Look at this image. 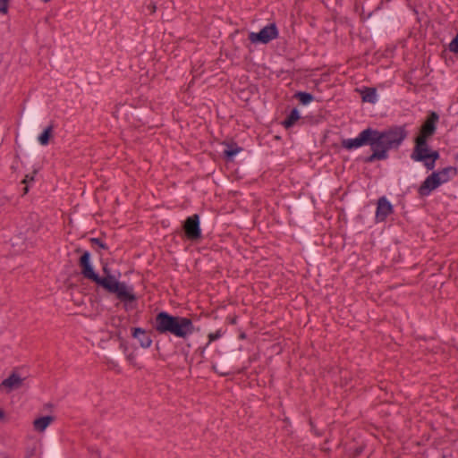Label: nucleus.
Masks as SVG:
<instances>
[{"label": "nucleus", "mask_w": 458, "mask_h": 458, "mask_svg": "<svg viewBox=\"0 0 458 458\" xmlns=\"http://www.w3.org/2000/svg\"><path fill=\"white\" fill-rule=\"evenodd\" d=\"M90 254L89 251H84L80 258L79 265L81 267V275L101 286L109 293H114L116 298L126 306L136 300V295L133 287L128 285L124 282H119L114 276H113L107 267H103L104 276H99L93 269L90 264Z\"/></svg>", "instance_id": "1"}, {"label": "nucleus", "mask_w": 458, "mask_h": 458, "mask_svg": "<svg viewBox=\"0 0 458 458\" xmlns=\"http://www.w3.org/2000/svg\"><path fill=\"white\" fill-rule=\"evenodd\" d=\"M374 132L376 134L373 135L371 143L372 154L365 158L367 163L386 159L387 151L399 148L408 135L405 125L393 126L382 131L374 130Z\"/></svg>", "instance_id": "2"}, {"label": "nucleus", "mask_w": 458, "mask_h": 458, "mask_svg": "<svg viewBox=\"0 0 458 458\" xmlns=\"http://www.w3.org/2000/svg\"><path fill=\"white\" fill-rule=\"evenodd\" d=\"M154 328L159 334H171L178 338L186 339L196 330L191 318L181 316H172L162 311L156 316Z\"/></svg>", "instance_id": "3"}, {"label": "nucleus", "mask_w": 458, "mask_h": 458, "mask_svg": "<svg viewBox=\"0 0 458 458\" xmlns=\"http://www.w3.org/2000/svg\"><path fill=\"white\" fill-rule=\"evenodd\" d=\"M374 129L367 128L363 130L357 138L346 139L342 140V146L346 149L360 148L363 145H369L373 142Z\"/></svg>", "instance_id": "4"}, {"label": "nucleus", "mask_w": 458, "mask_h": 458, "mask_svg": "<svg viewBox=\"0 0 458 458\" xmlns=\"http://www.w3.org/2000/svg\"><path fill=\"white\" fill-rule=\"evenodd\" d=\"M182 228L187 239L192 242L199 241L201 238V230L199 226V216L192 215L184 221Z\"/></svg>", "instance_id": "5"}, {"label": "nucleus", "mask_w": 458, "mask_h": 458, "mask_svg": "<svg viewBox=\"0 0 458 458\" xmlns=\"http://www.w3.org/2000/svg\"><path fill=\"white\" fill-rule=\"evenodd\" d=\"M278 36V30L275 23L268 24L260 30L259 32H251L249 35V39L251 43H263L267 44L272 39L276 38Z\"/></svg>", "instance_id": "6"}, {"label": "nucleus", "mask_w": 458, "mask_h": 458, "mask_svg": "<svg viewBox=\"0 0 458 458\" xmlns=\"http://www.w3.org/2000/svg\"><path fill=\"white\" fill-rule=\"evenodd\" d=\"M25 377H22L16 370L0 383V391L4 394H10L13 391L19 390L24 386Z\"/></svg>", "instance_id": "7"}, {"label": "nucleus", "mask_w": 458, "mask_h": 458, "mask_svg": "<svg viewBox=\"0 0 458 458\" xmlns=\"http://www.w3.org/2000/svg\"><path fill=\"white\" fill-rule=\"evenodd\" d=\"M428 139L417 137L415 139V145L411 155V158L416 162H424L427 155H429L431 148L427 143Z\"/></svg>", "instance_id": "8"}, {"label": "nucleus", "mask_w": 458, "mask_h": 458, "mask_svg": "<svg viewBox=\"0 0 458 458\" xmlns=\"http://www.w3.org/2000/svg\"><path fill=\"white\" fill-rule=\"evenodd\" d=\"M438 114L436 112H431L421 125L418 137L428 139L433 136L437 130V123L438 122Z\"/></svg>", "instance_id": "9"}, {"label": "nucleus", "mask_w": 458, "mask_h": 458, "mask_svg": "<svg viewBox=\"0 0 458 458\" xmlns=\"http://www.w3.org/2000/svg\"><path fill=\"white\" fill-rule=\"evenodd\" d=\"M393 212V206L385 198L382 197L377 201V207L376 211V219L378 222H383L386 216Z\"/></svg>", "instance_id": "10"}, {"label": "nucleus", "mask_w": 458, "mask_h": 458, "mask_svg": "<svg viewBox=\"0 0 458 458\" xmlns=\"http://www.w3.org/2000/svg\"><path fill=\"white\" fill-rule=\"evenodd\" d=\"M437 176V174H434L432 173L429 176L426 178V180L419 188V193L421 196L428 195L433 190L437 189L438 186L441 185Z\"/></svg>", "instance_id": "11"}, {"label": "nucleus", "mask_w": 458, "mask_h": 458, "mask_svg": "<svg viewBox=\"0 0 458 458\" xmlns=\"http://www.w3.org/2000/svg\"><path fill=\"white\" fill-rule=\"evenodd\" d=\"M236 355V352H232L230 354L225 355L219 360L217 364L213 366L214 370L222 376L228 375L230 373V371L228 370V366L234 360Z\"/></svg>", "instance_id": "12"}, {"label": "nucleus", "mask_w": 458, "mask_h": 458, "mask_svg": "<svg viewBox=\"0 0 458 458\" xmlns=\"http://www.w3.org/2000/svg\"><path fill=\"white\" fill-rule=\"evenodd\" d=\"M132 336L140 342V344L142 348H148L151 345L152 340L150 337L147 335L146 331L140 328L135 327L133 329Z\"/></svg>", "instance_id": "13"}, {"label": "nucleus", "mask_w": 458, "mask_h": 458, "mask_svg": "<svg viewBox=\"0 0 458 458\" xmlns=\"http://www.w3.org/2000/svg\"><path fill=\"white\" fill-rule=\"evenodd\" d=\"M53 420H54L53 416H44V417L36 419L33 421L34 429L38 432H44Z\"/></svg>", "instance_id": "14"}, {"label": "nucleus", "mask_w": 458, "mask_h": 458, "mask_svg": "<svg viewBox=\"0 0 458 458\" xmlns=\"http://www.w3.org/2000/svg\"><path fill=\"white\" fill-rule=\"evenodd\" d=\"M39 116L37 112L32 111L27 114L25 118V126L28 130H32L37 127Z\"/></svg>", "instance_id": "15"}, {"label": "nucleus", "mask_w": 458, "mask_h": 458, "mask_svg": "<svg viewBox=\"0 0 458 458\" xmlns=\"http://www.w3.org/2000/svg\"><path fill=\"white\" fill-rule=\"evenodd\" d=\"M438 158V151L431 149L429 155H427V158L424 160L423 164L428 170H433L435 168V163Z\"/></svg>", "instance_id": "16"}, {"label": "nucleus", "mask_w": 458, "mask_h": 458, "mask_svg": "<svg viewBox=\"0 0 458 458\" xmlns=\"http://www.w3.org/2000/svg\"><path fill=\"white\" fill-rule=\"evenodd\" d=\"M300 119V114H299V111L296 109V108H293L290 114L286 117V119L282 123V124L285 127V128H290L292 127L296 121H298Z\"/></svg>", "instance_id": "17"}, {"label": "nucleus", "mask_w": 458, "mask_h": 458, "mask_svg": "<svg viewBox=\"0 0 458 458\" xmlns=\"http://www.w3.org/2000/svg\"><path fill=\"white\" fill-rule=\"evenodd\" d=\"M362 100L364 102L375 103L377 100V91L374 88H366L362 91Z\"/></svg>", "instance_id": "18"}, {"label": "nucleus", "mask_w": 458, "mask_h": 458, "mask_svg": "<svg viewBox=\"0 0 458 458\" xmlns=\"http://www.w3.org/2000/svg\"><path fill=\"white\" fill-rule=\"evenodd\" d=\"M221 336H222L221 329H218V330H216V332H213V333H209L208 335V343L206 344V346L201 347V348L199 349L200 356L204 357L205 352H206L208 346L209 345V344L211 342H214V341L219 339Z\"/></svg>", "instance_id": "19"}, {"label": "nucleus", "mask_w": 458, "mask_h": 458, "mask_svg": "<svg viewBox=\"0 0 458 458\" xmlns=\"http://www.w3.org/2000/svg\"><path fill=\"white\" fill-rule=\"evenodd\" d=\"M454 172L455 174V170L453 167H445L438 172H434V174H437L438 181L440 184L449 181V173Z\"/></svg>", "instance_id": "20"}, {"label": "nucleus", "mask_w": 458, "mask_h": 458, "mask_svg": "<svg viewBox=\"0 0 458 458\" xmlns=\"http://www.w3.org/2000/svg\"><path fill=\"white\" fill-rule=\"evenodd\" d=\"M53 126L49 125L47 126L44 131L39 135L38 141L41 145L46 146L48 144L49 138L52 134Z\"/></svg>", "instance_id": "21"}, {"label": "nucleus", "mask_w": 458, "mask_h": 458, "mask_svg": "<svg viewBox=\"0 0 458 458\" xmlns=\"http://www.w3.org/2000/svg\"><path fill=\"white\" fill-rule=\"evenodd\" d=\"M295 97L303 105H307L313 100V96L307 92H298V93H296Z\"/></svg>", "instance_id": "22"}, {"label": "nucleus", "mask_w": 458, "mask_h": 458, "mask_svg": "<svg viewBox=\"0 0 458 458\" xmlns=\"http://www.w3.org/2000/svg\"><path fill=\"white\" fill-rule=\"evenodd\" d=\"M241 150L242 148L237 146H228V148L224 150V155L228 160H231Z\"/></svg>", "instance_id": "23"}, {"label": "nucleus", "mask_w": 458, "mask_h": 458, "mask_svg": "<svg viewBox=\"0 0 458 458\" xmlns=\"http://www.w3.org/2000/svg\"><path fill=\"white\" fill-rule=\"evenodd\" d=\"M449 49L452 52L458 54V34L449 44Z\"/></svg>", "instance_id": "24"}, {"label": "nucleus", "mask_w": 458, "mask_h": 458, "mask_svg": "<svg viewBox=\"0 0 458 458\" xmlns=\"http://www.w3.org/2000/svg\"><path fill=\"white\" fill-rule=\"evenodd\" d=\"M9 0H0V13L6 14L8 13Z\"/></svg>", "instance_id": "25"}, {"label": "nucleus", "mask_w": 458, "mask_h": 458, "mask_svg": "<svg viewBox=\"0 0 458 458\" xmlns=\"http://www.w3.org/2000/svg\"><path fill=\"white\" fill-rule=\"evenodd\" d=\"M89 241L92 244H97L99 248L103 250H106L107 248L106 245L98 238H91Z\"/></svg>", "instance_id": "26"}, {"label": "nucleus", "mask_w": 458, "mask_h": 458, "mask_svg": "<svg viewBox=\"0 0 458 458\" xmlns=\"http://www.w3.org/2000/svg\"><path fill=\"white\" fill-rule=\"evenodd\" d=\"M37 173V171H34L32 174H26L24 179L22 180V183L27 184L30 182L34 181V174Z\"/></svg>", "instance_id": "27"}, {"label": "nucleus", "mask_w": 458, "mask_h": 458, "mask_svg": "<svg viewBox=\"0 0 458 458\" xmlns=\"http://www.w3.org/2000/svg\"><path fill=\"white\" fill-rule=\"evenodd\" d=\"M41 225H42L41 222H40L39 220H37V225H35L31 228V231H32L33 233H37V232L40 229Z\"/></svg>", "instance_id": "28"}, {"label": "nucleus", "mask_w": 458, "mask_h": 458, "mask_svg": "<svg viewBox=\"0 0 458 458\" xmlns=\"http://www.w3.org/2000/svg\"><path fill=\"white\" fill-rule=\"evenodd\" d=\"M148 9L152 13H154L157 10V6L155 4H151L148 6Z\"/></svg>", "instance_id": "29"}, {"label": "nucleus", "mask_w": 458, "mask_h": 458, "mask_svg": "<svg viewBox=\"0 0 458 458\" xmlns=\"http://www.w3.org/2000/svg\"><path fill=\"white\" fill-rule=\"evenodd\" d=\"M4 418V413L2 410H0V420H3Z\"/></svg>", "instance_id": "30"}, {"label": "nucleus", "mask_w": 458, "mask_h": 458, "mask_svg": "<svg viewBox=\"0 0 458 458\" xmlns=\"http://www.w3.org/2000/svg\"><path fill=\"white\" fill-rule=\"evenodd\" d=\"M29 191L28 186H25L23 189V192L26 194Z\"/></svg>", "instance_id": "31"}, {"label": "nucleus", "mask_w": 458, "mask_h": 458, "mask_svg": "<svg viewBox=\"0 0 458 458\" xmlns=\"http://www.w3.org/2000/svg\"><path fill=\"white\" fill-rule=\"evenodd\" d=\"M75 252H76V253H80V252H81V250L80 248H77V249L75 250Z\"/></svg>", "instance_id": "32"}, {"label": "nucleus", "mask_w": 458, "mask_h": 458, "mask_svg": "<svg viewBox=\"0 0 458 458\" xmlns=\"http://www.w3.org/2000/svg\"><path fill=\"white\" fill-rule=\"evenodd\" d=\"M12 170L16 171V167L14 165H12Z\"/></svg>", "instance_id": "33"}, {"label": "nucleus", "mask_w": 458, "mask_h": 458, "mask_svg": "<svg viewBox=\"0 0 458 458\" xmlns=\"http://www.w3.org/2000/svg\"><path fill=\"white\" fill-rule=\"evenodd\" d=\"M41 1H42V2H44V3H48V2H50L51 0H41Z\"/></svg>", "instance_id": "34"}]
</instances>
